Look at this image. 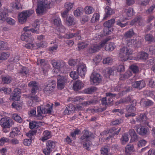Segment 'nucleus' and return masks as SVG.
<instances>
[{"mask_svg":"<svg viewBox=\"0 0 155 155\" xmlns=\"http://www.w3.org/2000/svg\"><path fill=\"white\" fill-rule=\"evenodd\" d=\"M53 104L50 103V104H46L45 107H44L43 105L40 106H38L37 107V117L38 119H41L43 118L42 114H50L52 110Z\"/></svg>","mask_w":155,"mask_h":155,"instance_id":"1","label":"nucleus"},{"mask_svg":"<svg viewBox=\"0 0 155 155\" xmlns=\"http://www.w3.org/2000/svg\"><path fill=\"white\" fill-rule=\"evenodd\" d=\"M50 2L47 0H43L38 2L37 4V8L36 10V13L40 14L43 12L45 8L49 9L50 8Z\"/></svg>","mask_w":155,"mask_h":155,"instance_id":"2","label":"nucleus"},{"mask_svg":"<svg viewBox=\"0 0 155 155\" xmlns=\"http://www.w3.org/2000/svg\"><path fill=\"white\" fill-rule=\"evenodd\" d=\"M132 54V51L131 49L127 47H123L120 49L119 57L121 59L122 61H126L129 58V55Z\"/></svg>","mask_w":155,"mask_h":155,"instance_id":"3","label":"nucleus"},{"mask_svg":"<svg viewBox=\"0 0 155 155\" xmlns=\"http://www.w3.org/2000/svg\"><path fill=\"white\" fill-rule=\"evenodd\" d=\"M34 10L30 9L26 10L19 14L18 18V21L21 24L25 22L27 18L34 13Z\"/></svg>","mask_w":155,"mask_h":155,"instance_id":"4","label":"nucleus"},{"mask_svg":"<svg viewBox=\"0 0 155 155\" xmlns=\"http://www.w3.org/2000/svg\"><path fill=\"white\" fill-rule=\"evenodd\" d=\"M109 40L107 38L101 42L100 45H95L89 47L87 50V52L89 54H92L98 51L101 48L104 46L106 43Z\"/></svg>","mask_w":155,"mask_h":155,"instance_id":"5","label":"nucleus"},{"mask_svg":"<svg viewBox=\"0 0 155 155\" xmlns=\"http://www.w3.org/2000/svg\"><path fill=\"white\" fill-rule=\"evenodd\" d=\"M68 82V78L66 76H60L58 77L57 80V88L59 90L63 89L65 87Z\"/></svg>","mask_w":155,"mask_h":155,"instance_id":"6","label":"nucleus"},{"mask_svg":"<svg viewBox=\"0 0 155 155\" xmlns=\"http://www.w3.org/2000/svg\"><path fill=\"white\" fill-rule=\"evenodd\" d=\"M56 142L55 141L48 140L46 143V148L43 150V152L45 155H48L54 148Z\"/></svg>","mask_w":155,"mask_h":155,"instance_id":"7","label":"nucleus"},{"mask_svg":"<svg viewBox=\"0 0 155 155\" xmlns=\"http://www.w3.org/2000/svg\"><path fill=\"white\" fill-rule=\"evenodd\" d=\"M56 86L55 81L53 80H51L48 81L47 85L44 89V92L46 94H49L53 91Z\"/></svg>","mask_w":155,"mask_h":155,"instance_id":"8","label":"nucleus"},{"mask_svg":"<svg viewBox=\"0 0 155 155\" xmlns=\"http://www.w3.org/2000/svg\"><path fill=\"white\" fill-rule=\"evenodd\" d=\"M101 76L97 73L92 74L90 77L91 83L92 82L93 84L96 85H98L101 82Z\"/></svg>","mask_w":155,"mask_h":155,"instance_id":"9","label":"nucleus"},{"mask_svg":"<svg viewBox=\"0 0 155 155\" xmlns=\"http://www.w3.org/2000/svg\"><path fill=\"white\" fill-rule=\"evenodd\" d=\"M134 128L137 133L140 135L144 136L147 135L148 134L149 130L147 127H145L144 126H141V127H140V125H135Z\"/></svg>","mask_w":155,"mask_h":155,"instance_id":"10","label":"nucleus"},{"mask_svg":"<svg viewBox=\"0 0 155 155\" xmlns=\"http://www.w3.org/2000/svg\"><path fill=\"white\" fill-rule=\"evenodd\" d=\"M74 5V3H71L69 2H67L65 4L64 8L65 10L61 13V15L63 18L66 17L69 12L73 8Z\"/></svg>","mask_w":155,"mask_h":155,"instance_id":"11","label":"nucleus"},{"mask_svg":"<svg viewBox=\"0 0 155 155\" xmlns=\"http://www.w3.org/2000/svg\"><path fill=\"white\" fill-rule=\"evenodd\" d=\"M37 64L41 65L42 68V70L44 73L47 71L48 67V62L44 59H38L37 62Z\"/></svg>","mask_w":155,"mask_h":155,"instance_id":"12","label":"nucleus"},{"mask_svg":"<svg viewBox=\"0 0 155 155\" xmlns=\"http://www.w3.org/2000/svg\"><path fill=\"white\" fill-rule=\"evenodd\" d=\"M51 63L53 67L57 69L62 68L65 64V62L60 60L56 61L53 60L51 61Z\"/></svg>","mask_w":155,"mask_h":155,"instance_id":"13","label":"nucleus"},{"mask_svg":"<svg viewBox=\"0 0 155 155\" xmlns=\"http://www.w3.org/2000/svg\"><path fill=\"white\" fill-rule=\"evenodd\" d=\"M11 122L8 118H3L0 120V124L2 127L10 128L12 125Z\"/></svg>","mask_w":155,"mask_h":155,"instance_id":"14","label":"nucleus"},{"mask_svg":"<svg viewBox=\"0 0 155 155\" xmlns=\"http://www.w3.org/2000/svg\"><path fill=\"white\" fill-rule=\"evenodd\" d=\"M8 11L5 8L2 9L0 11V23H2L5 21L8 17Z\"/></svg>","mask_w":155,"mask_h":155,"instance_id":"15","label":"nucleus"},{"mask_svg":"<svg viewBox=\"0 0 155 155\" xmlns=\"http://www.w3.org/2000/svg\"><path fill=\"white\" fill-rule=\"evenodd\" d=\"M77 71L78 74L81 76H84L86 73V66L84 64H80L78 67Z\"/></svg>","mask_w":155,"mask_h":155,"instance_id":"16","label":"nucleus"},{"mask_svg":"<svg viewBox=\"0 0 155 155\" xmlns=\"http://www.w3.org/2000/svg\"><path fill=\"white\" fill-rule=\"evenodd\" d=\"M145 83L143 81H135L132 83V85L134 88L141 89L145 87Z\"/></svg>","mask_w":155,"mask_h":155,"instance_id":"17","label":"nucleus"},{"mask_svg":"<svg viewBox=\"0 0 155 155\" xmlns=\"http://www.w3.org/2000/svg\"><path fill=\"white\" fill-rule=\"evenodd\" d=\"M28 86L31 88V94L32 95L35 94L36 93V91L38 89L37 82L35 81H31L28 83Z\"/></svg>","mask_w":155,"mask_h":155,"instance_id":"18","label":"nucleus"},{"mask_svg":"<svg viewBox=\"0 0 155 155\" xmlns=\"http://www.w3.org/2000/svg\"><path fill=\"white\" fill-rule=\"evenodd\" d=\"M135 24L140 26L143 25L144 24L143 19L140 16L137 17L130 22V25H131Z\"/></svg>","mask_w":155,"mask_h":155,"instance_id":"19","label":"nucleus"},{"mask_svg":"<svg viewBox=\"0 0 155 155\" xmlns=\"http://www.w3.org/2000/svg\"><path fill=\"white\" fill-rule=\"evenodd\" d=\"M92 134L86 130H84V133L82 136H81L80 141L82 140H90L91 139Z\"/></svg>","mask_w":155,"mask_h":155,"instance_id":"20","label":"nucleus"},{"mask_svg":"<svg viewBox=\"0 0 155 155\" xmlns=\"http://www.w3.org/2000/svg\"><path fill=\"white\" fill-rule=\"evenodd\" d=\"M20 135L21 132L20 130L18 128L15 127L12 129V130L10 132L9 136L13 138Z\"/></svg>","mask_w":155,"mask_h":155,"instance_id":"21","label":"nucleus"},{"mask_svg":"<svg viewBox=\"0 0 155 155\" xmlns=\"http://www.w3.org/2000/svg\"><path fill=\"white\" fill-rule=\"evenodd\" d=\"M21 90L19 88H15L14 89L12 93V99L13 100L18 101L20 97Z\"/></svg>","mask_w":155,"mask_h":155,"instance_id":"22","label":"nucleus"},{"mask_svg":"<svg viewBox=\"0 0 155 155\" xmlns=\"http://www.w3.org/2000/svg\"><path fill=\"white\" fill-rule=\"evenodd\" d=\"M83 83L80 80L76 81L73 85V87L74 91H77L81 89L83 87Z\"/></svg>","mask_w":155,"mask_h":155,"instance_id":"23","label":"nucleus"},{"mask_svg":"<svg viewBox=\"0 0 155 155\" xmlns=\"http://www.w3.org/2000/svg\"><path fill=\"white\" fill-rule=\"evenodd\" d=\"M106 14L105 17L104 18V19H105L109 16L114 14V12L113 10L108 6L106 7L105 8Z\"/></svg>","mask_w":155,"mask_h":155,"instance_id":"24","label":"nucleus"},{"mask_svg":"<svg viewBox=\"0 0 155 155\" xmlns=\"http://www.w3.org/2000/svg\"><path fill=\"white\" fill-rule=\"evenodd\" d=\"M140 103L143 104V106L147 107L152 105L153 102L151 100H144L142 99L140 101Z\"/></svg>","mask_w":155,"mask_h":155,"instance_id":"25","label":"nucleus"},{"mask_svg":"<svg viewBox=\"0 0 155 155\" xmlns=\"http://www.w3.org/2000/svg\"><path fill=\"white\" fill-rule=\"evenodd\" d=\"M147 118L146 114H140V117L138 119V121L141 123L143 124L148 125V123L147 121Z\"/></svg>","mask_w":155,"mask_h":155,"instance_id":"26","label":"nucleus"},{"mask_svg":"<svg viewBox=\"0 0 155 155\" xmlns=\"http://www.w3.org/2000/svg\"><path fill=\"white\" fill-rule=\"evenodd\" d=\"M123 11L124 14L127 17H131L134 14L133 9L132 8L124 9Z\"/></svg>","mask_w":155,"mask_h":155,"instance_id":"27","label":"nucleus"},{"mask_svg":"<svg viewBox=\"0 0 155 155\" xmlns=\"http://www.w3.org/2000/svg\"><path fill=\"white\" fill-rule=\"evenodd\" d=\"M135 34L133 29H130L124 34V37L125 38H130Z\"/></svg>","mask_w":155,"mask_h":155,"instance_id":"28","label":"nucleus"},{"mask_svg":"<svg viewBox=\"0 0 155 155\" xmlns=\"http://www.w3.org/2000/svg\"><path fill=\"white\" fill-rule=\"evenodd\" d=\"M76 23L75 20L74 18L71 16H68L66 19V24L70 26L72 25H75Z\"/></svg>","mask_w":155,"mask_h":155,"instance_id":"29","label":"nucleus"},{"mask_svg":"<svg viewBox=\"0 0 155 155\" xmlns=\"http://www.w3.org/2000/svg\"><path fill=\"white\" fill-rule=\"evenodd\" d=\"M44 136L42 137L41 140L43 141L48 140V139L50 138L51 136L50 131L48 130H46L43 132Z\"/></svg>","mask_w":155,"mask_h":155,"instance_id":"30","label":"nucleus"},{"mask_svg":"<svg viewBox=\"0 0 155 155\" xmlns=\"http://www.w3.org/2000/svg\"><path fill=\"white\" fill-rule=\"evenodd\" d=\"M115 22V19L113 18L105 22L104 24V26L111 28Z\"/></svg>","mask_w":155,"mask_h":155,"instance_id":"31","label":"nucleus"},{"mask_svg":"<svg viewBox=\"0 0 155 155\" xmlns=\"http://www.w3.org/2000/svg\"><path fill=\"white\" fill-rule=\"evenodd\" d=\"M107 75L104 74V76L105 77L107 78L111 75H114L115 72H116V69L113 68H111L109 69H107Z\"/></svg>","mask_w":155,"mask_h":155,"instance_id":"32","label":"nucleus"},{"mask_svg":"<svg viewBox=\"0 0 155 155\" xmlns=\"http://www.w3.org/2000/svg\"><path fill=\"white\" fill-rule=\"evenodd\" d=\"M115 44L113 43H110L105 47V50L107 51H112L115 48Z\"/></svg>","mask_w":155,"mask_h":155,"instance_id":"33","label":"nucleus"},{"mask_svg":"<svg viewBox=\"0 0 155 155\" xmlns=\"http://www.w3.org/2000/svg\"><path fill=\"white\" fill-rule=\"evenodd\" d=\"M134 151V147L133 144H129L125 147V152L127 153H129Z\"/></svg>","mask_w":155,"mask_h":155,"instance_id":"34","label":"nucleus"},{"mask_svg":"<svg viewBox=\"0 0 155 155\" xmlns=\"http://www.w3.org/2000/svg\"><path fill=\"white\" fill-rule=\"evenodd\" d=\"M98 101L97 100L91 99L88 101L84 102L82 103V104L84 106L90 105V104H97Z\"/></svg>","mask_w":155,"mask_h":155,"instance_id":"35","label":"nucleus"},{"mask_svg":"<svg viewBox=\"0 0 155 155\" xmlns=\"http://www.w3.org/2000/svg\"><path fill=\"white\" fill-rule=\"evenodd\" d=\"M2 81L4 84H8L10 83L12 78L9 76H5L2 77Z\"/></svg>","mask_w":155,"mask_h":155,"instance_id":"36","label":"nucleus"},{"mask_svg":"<svg viewBox=\"0 0 155 155\" xmlns=\"http://www.w3.org/2000/svg\"><path fill=\"white\" fill-rule=\"evenodd\" d=\"M97 88L94 87H92L90 88H89L84 90L85 93L87 94H91L92 93L96 91Z\"/></svg>","mask_w":155,"mask_h":155,"instance_id":"37","label":"nucleus"},{"mask_svg":"<svg viewBox=\"0 0 155 155\" xmlns=\"http://www.w3.org/2000/svg\"><path fill=\"white\" fill-rule=\"evenodd\" d=\"M145 39L146 41L150 42H153L154 41V38L152 35L150 34L146 35L145 36Z\"/></svg>","mask_w":155,"mask_h":155,"instance_id":"38","label":"nucleus"},{"mask_svg":"<svg viewBox=\"0 0 155 155\" xmlns=\"http://www.w3.org/2000/svg\"><path fill=\"white\" fill-rule=\"evenodd\" d=\"M80 141L82 143H83L84 147L86 149H88L91 144L90 140H82Z\"/></svg>","mask_w":155,"mask_h":155,"instance_id":"39","label":"nucleus"},{"mask_svg":"<svg viewBox=\"0 0 155 155\" xmlns=\"http://www.w3.org/2000/svg\"><path fill=\"white\" fill-rule=\"evenodd\" d=\"M30 96V101H32V103H34L35 102H39L40 101V98L38 97L36 95L35 96H33L34 95H32Z\"/></svg>","mask_w":155,"mask_h":155,"instance_id":"40","label":"nucleus"},{"mask_svg":"<svg viewBox=\"0 0 155 155\" xmlns=\"http://www.w3.org/2000/svg\"><path fill=\"white\" fill-rule=\"evenodd\" d=\"M100 15L97 13H94L91 19V21L92 23H95L98 21L99 19Z\"/></svg>","mask_w":155,"mask_h":155,"instance_id":"41","label":"nucleus"},{"mask_svg":"<svg viewBox=\"0 0 155 155\" xmlns=\"http://www.w3.org/2000/svg\"><path fill=\"white\" fill-rule=\"evenodd\" d=\"M53 23L57 26H60L61 25L60 19L58 17H56L53 20Z\"/></svg>","mask_w":155,"mask_h":155,"instance_id":"42","label":"nucleus"},{"mask_svg":"<svg viewBox=\"0 0 155 155\" xmlns=\"http://www.w3.org/2000/svg\"><path fill=\"white\" fill-rule=\"evenodd\" d=\"M85 12L87 14H89L93 12L94 9L91 6H86L85 8Z\"/></svg>","mask_w":155,"mask_h":155,"instance_id":"43","label":"nucleus"},{"mask_svg":"<svg viewBox=\"0 0 155 155\" xmlns=\"http://www.w3.org/2000/svg\"><path fill=\"white\" fill-rule=\"evenodd\" d=\"M116 129L114 127H113L109 130L108 131H105L101 132V135H106V134L110 133L112 134L113 136L115 135L114 134L115 131Z\"/></svg>","mask_w":155,"mask_h":155,"instance_id":"44","label":"nucleus"},{"mask_svg":"<svg viewBox=\"0 0 155 155\" xmlns=\"http://www.w3.org/2000/svg\"><path fill=\"white\" fill-rule=\"evenodd\" d=\"M155 8V5H152L145 11V13L147 15L152 13L153 12Z\"/></svg>","mask_w":155,"mask_h":155,"instance_id":"45","label":"nucleus"},{"mask_svg":"<svg viewBox=\"0 0 155 155\" xmlns=\"http://www.w3.org/2000/svg\"><path fill=\"white\" fill-rule=\"evenodd\" d=\"M9 56V54L8 53L2 52L1 53L0 55L1 60H5L8 58Z\"/></svg>","mask_w":155,"mask_h":155,"instance_id":"46","label":"nucleus"},{"mask_svg":"<svg viewBox=\"0 0 155 155\" xmlns=\"http://www.w3.org/2000/svg\"><path fill=\"white\" fill-rule=\"evenodd\" d=\"M126 109L128 112H132L135 111L136 108L135 107L131 104L130 105H127L126 107Z\"/></svg>","mask_w":155,"mask_h":155,"instance_id":"47","label":"nucleus"},{"mask_svg":"<svg viewBox=\"0 0 155 155\" xmlns=\"http://www.w3.org/2000/svg\"><path fill=\"white\" fill-rule=\"evenodd\" d=\"M148 54L145 52H141L140 53L139 58L142 60H146L148 57Z\"/></svg>","mask_w":155,"mask_h":155,"instance_id":"48","label":"nucleus"},{"mask_svg":"<svg viewBox=\"0 0 155 155\" xmlns=\"http://www.w3.org/2000/svg\"><path fill=\"white\" fill-rule=\"evenodd\" d=\"M29 127L31 129H33L35 128H38V123L35 121H31L29 122Z\"/></svg>","mask_w":155,"mask_h":155,"instance_id":"49","label":"nucleus"},{"mask_svg":"<svg viewBox=\"0 0 155 155\" xmlns=\"http://www.w3.org/2000/svg\"><path fill=\"white\" fill-rule=\"evenodd\" d=\"M79 32H78L76 33H71L66 35V37L68 39H70L73 38L74 37H76L78 36V38H79Z\"/></svg>","mask_w":155,"mask_h":155,"instance_id":"50","label":"nucleus"},{"mask_svg":"<svg viewBox=\"0 0 155 155\" xmlns=\"http://www.w3.org/2000/svg\"><path fill=\"white\" fill-rule=\"evenodd\" d=\"M33 26L34 28L30 29L31 31L33 33H35L38 31L39 30V24H36L33 23Z\"/></svg>","mask_w":155,"mask_h":155,"instance_id":"51","label":"nucleus"},{"mask_svg":"<svg viewBox=\"0 0 155 155\" xmlns=\"http://www.w3.org/2000/svg\"><path fill=\"white\" fill-rule=\"evenodd\" d=\"M130 68L131 71L134 73H137L139 71L138 67L137 66L134 65H131L130 66Z\"/></svg>","mask_w":155,"mask_h":155,"instance_id":"52","label":"nucleus"},{"mask_svg":"<svg viewBox=\"0 0 155 155\" xmlns=\"http://www.w3.org/2000/svg\"><path fill=\"white\" fill-rule=\"evenodd\" d=\"M78 73L74 71H72L70 73V76L72 78L74 79L75 80L78 78Z\"/></svg>","mask_w":155,"mask_h":155,"instance_id":"53","label":"nucleus"},{"mask_svg":"<svg viewBox=\"0 0 155 155\" xmlns=\"http://www.w3.org/2000/svg\"><path fill=\"white\" fill-rule=\"evenodd\" d=\"M113 61V60L110 57H107L104 59L103 61V63L105 64H110Z\"/></svg>","mask_w":155,"mask_h":155,"instance_id":"54","label":"nucleus"},{"mask_svg":"<svg viewBox=\"0 0 155 155\" xmlns=\"http://www.w3.org/2000/svg\"><path fill=\"white\" fill-rule=\"evenodd\" d=\"M131 75V72L130 71H128L124 74H122L121 76L124 79H126L129 78Z\"/></svg>","mask_w":155,"mask_h":155,"instance_id":"55","label":"nucleus"},{"mask_svg":"<svg viewBox=\"0 0 155 155\" xmlns=\"http://www.w3.org/2000/svg\"><path fill=\"white\" fill-rule=\"evenodd\" d=\"M28 114L30 116H34L36 117H37L38 119V117H37V115H36V111L35 109H32L28 112Z\"/></svg>","mask_w":155,"mask_h":155,"instance_id":"56","label":"nucleus"},{"mask_svg":"<svg viewBox=\"0 0 155 155\" xmlns=\"http://www.w3.org/2000/svg\"><path fill=\"white\" fill-rule=\"evenodd\" d=\"M23 143L24 145L29 146L31 145V139H25L24 140Z\"/></svg>","mask_w":155,"mask_h":155,"instance_id":"57","label":"nucleus"},{"mask_svg":"<svg viewBox=\"0 0 155 155\" xmlns=\"http://www.w3.org/2000/svg\"><path fill=\"white\" fill-rule=\"evenodd\" d=\"M134 39H130L127 41V45L130 47H134Z\"/></svg>","mask_w":155,"mask_h":155,"instance_id":"58","label":"nucleus"},{"mask_svg":"<svg viewBox=\"0 0 155 155\" xmlns=\"http://www.w3.org/2000/svg\"><path fill=\"white\" fill-rule=\"evenodd\" d=\"M37 132L36 130L30 131L26 134V136L30 137V139H32V136L35 135Z\"/></svg>","mask_w":155,"mask_h":155,"instance_id":"59","label":"nucleus"},{"mask_svg":"<svg viewBox=\"0 0 155 155\" xmlns=\"http://www.w3.org/2000/svg\"><path fill=\"white\" fill-rule=\"evenodd\" d=\"M9 139L7 138L3 137L0 139V145L2 146L5 142H8L9 141Z\"/></svg>","mask_w":155,"mask_h":155,"instance_id":"60","label":"nucleus"},{"mask_svg":"<svg viewBox=\"0 0 155 155\" xmlns=\"http://www.w3.org/2000/svg\"><path fill=\"white\" fill-rule=\"evenodd\" d=\"M29 72L28 70L25 67H23L20 71V73L23 75L27 74Z\"/></svg>","mask_w":155,"mask_h":155,"instance_id":"61","label":"nucleus"},{"mask_svg":"<svg viewBox=\"0 0 155 155\" xmlns=\"http://www.w3.org/2000/svg\"><path fill=\"white\" fill-rule=\"evenodd\" d=\"M6 21L8 24L11 25H14L15 22V20L14 19L11 18H8V17L6 18Z\"/></svg>","mask_w":155,"mask_h":155,"instance_id":"62","label":"nucleus"},{"mask_svg":"<svg viewBox=\"0 0 155 155\" xmlns=\"http://www.w3.org/2000/svg\"><path fill=\"white\" fill-rule=\"evenodd\" d=\"M124 104H127L131 101V98L130 96H128L122 98Z\"/></svg>","mask_w":155,"mask_h":155,"instance_id":"63","label":"nucleus"},{"mask_svg":"<svg viewBox=\"0 0 155 155\" xmlns=\"http://www.w3.org/2000/svg\"><path fill=\"white\" fill-rule=\"evenodd\" d=\"M148 52L150 55L155 54V47L151 46L149 48Z\"/></svg>","mask_w":155,"mask_h":155,"instance_id":"64","label":"nucleus"}]
</instances>
